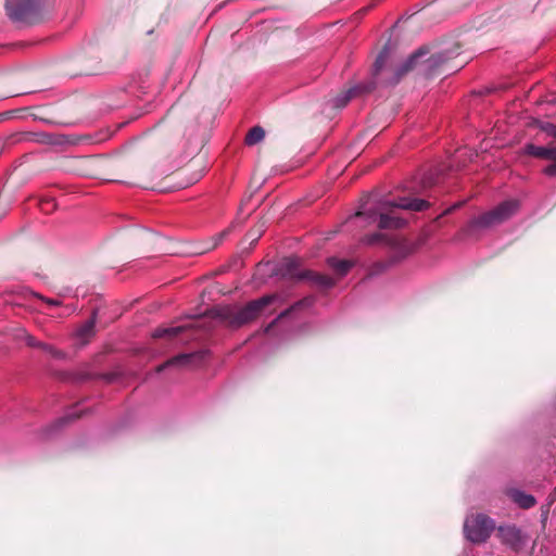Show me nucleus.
Here are the masks:
<instances>
[{
	"mask_svg": "<svg viewBox=\"0 0 556 556\" xmlns=\"http://www.w3.org/2000/svg\"><path fill=\"white\" fill-rule=\"evenodd\" d=\"M428 206L429 203L421 199L402 197L397 200H389L378 197L377 194H372L365 200L356 215L364 216L369 220L379 218L378 226L380 229H397L403 227L405 222L402 218L390 214L393 208L420 212L426 210Z\"/></svg>",
	"mask_w": 556,
	"mask_h": 556,
	"instance_id": "obj_1",
	"label": "nucleus"
},
{
	"mask_svg": "<svg viewBox=\"0 0 556 556\" xmlns=\"http://www.w3.org/2000/svg\"><path fill=\"white\" fill-rule=\"evenodd\" d=\"M278 299L277 295H265L248 303L245 306L233 309L223 307L218 309V317L231 327H240L256 318L263 309Z\"/></svg>",
	"mask_w": 556,
	"mask_h": 556,
	"instance_id": "obj_2",
	"label": "nucleus"
},
{
	"mask_svg": "<svg viewBox=\"0 0 556 556\" xmlns=\"http://www.w3.org/2000/svg\"><path fill=\"white\" fill-rule=\"evenodd\" d=\"M519 208V202L510 199L498 204L494 210L486 212L469 222L465 231L473 235L477 231L491 228L511 217Z\"/></svg>",
	"mask_w": 556,
	"mask_h": 556,
	"instance_id": "obj_3",
	"label": "nucleus"
},
{
	"mask_svg": "<svg viewBox=\"0 0 556 556\" xmlns=\"http://www.w3.org/2000/svg\"><path fill=\"white\" fill-rule=\"evenodd\" d=\"M277 274L288 279L309 280L325 289L331 288L336 283L329 276L302 269V261L295 256L283 258L277 267Z\"/></svg>",
	"mask_w": 556,
	"mask_h": 556,
	"instance_id": "obj_4",
	"label": "nucleus"
},
{
	"mask_svg": "<svg viewBox=\"0 0 556 556\" xmlns=\"http://www.w3.org/2000/svg\"><path fill=\"white\" fill-rule=\"evenodd\" d=\"M46 3L42 0H7L5 9L9 17L16 23H33L37 21Z\"/></svg>",
	"mask_w": 556,
	"mask_h": 556,
	"instance_id": "obj_5",
	"label": "nucleus"
},
{
	"mask_svg": "<svg viewBox=\"0 0 556 556\" xmlns=\"http://www.w3.org/2000/svg\"><path fill=\"white\" fill-rule=\"evenodd\" d=\"M495 528L493 519L484 514L468 516L464 522V533L472 543H482L489 539Z\"/></svg>",
	"mask_w": 556,
	"mask_h": 556,
	"instance_id": "obj_6",
	"label": "nucleus"
},
{
	"mask_svg": "<svg viewBox=\"0 0 556 556\" xmlns=\"http://www.w3.org/2000/svg\"><path fill=\"white\" fill-rule=\"evenodd\" d=\"M376 84H377L376 81H370V83H366V84L355 85V86L349 88L346 91H344L343 93H341L332 99L333 108H337V109L344 108L350 102V100L353 99L354 97H356L363 92L371 91L376 87Z\"/></svg>",
	"mask_w": 556,
	"mask_h": 556,
	"instance_id": "obj_7",
	"label": "nucleus"
},
{
	"mask_svg": "<svg viewBox=\"0 0 556 556\" xmlns=\"http://www.w3.org/2000/svg\"><path fill=\"white\" fill-rule=\"evenodd\" d=\"M204 355H205V352H203V351L177 355V356L170 358L169 361H167L166 363H164L163 365L159 366L157 371L160 372L168 366H185V365L191 364L192 362L200 363L203 361Z\"/></svg>",
	"mask_w": 556,
	"mask_h": 556,
	"instance_id": "obj_8",
	"label": "nucleus"
},
{
	"mask_svg": "<svg viewBox=\"0 0 556 556\" xmlns=\"http://www.w3.org/2000/svg\"><path fill=\"white\" fill-rule=\"evenodd\" d=\"M425 52L420 49L410 54L395 71L392 78L388 79L387 83L390 85L397 84L402 76L409 72L417 63V60L422 56Z\"/></svg>",
	"mask_w": 556,
	"mask_h": 556,
	"instance_id": "obj_9",
	"label": "nucleus"
},
{
	"mask_svg": "<svg viewBox=\"0 0 556 556\" xmlns=\"http://www.w3.org/2000/svg\"><path fill=\"white\" fill-rule=\"evenodd\" d=\"M509 498L516 503L520 508L529 509L536 504L533 495L527 494L518 489H510L507 491Z\"/></svg>",
	"mask_w": 556,
	"mask_h": 556,
	"instance_id": "obj_10",
	"label": "nucleus"
},
{
	"mask_svg": "<svg viewBox=\"0 0 556 556\" xmlns=\"http://www.w3.org/2000/svg\"><path fill=\"white\" fill-rule=\"evenodd\" d=\"M525 151L529 155L556 162V147H539L530 143L526 146Z\"/></svg>",
	"mask_w": 556,
	"mask_h": 556,
	"instance_id": "obj_11",
	"label": "nucleus"
},
{
	"mask_svg": "<svg viewBox=\"0 0 556 556\" xmlns=\"http://www.w3.org/2000/svg\"><path fill=\"white\" fill-rule=\"evenodd\" d=\"M498 534L505 543L511 546H516L522 541L521 531L515 526L500 527Z\"/></svg>",
	"mask_w": 556,
	"mask_h": 556,
	"instance_id": "obj_12",
	"label": "nucleus"
},
{
	"mask_svg": "<svg viewBox=\"0 0 556 556\" xmlns=\"http://www.w3.org/2000/svg\"><path fill=\"white\" fill-rule=\"evenodd\" d=\"M390 56V51L386 47L382 49V51L378 54L372 68V75L376 79H378V76L383 71V68L387 66L388 61Z\"/></svg>",
	"mask_w": 556,
	"mask_h": 556,
	"instance_id": "obj_13",
	"label": "nucleus"
},
{
	"mask_svg": "<svg viewBox=\"0 0 556 556\" xmlns=\"http://www.w3.org/2000/svg\"><path fill=\"white\" fill-rule=\"evenodd\" d=\"M328 265L339 274V276H344L348 274L350 268L352 267V263L345 260H338L336 257L328 258Z\"/></svg>",
	"mask_w": 556,
	"mask_h": 556,
	"instance_id": "obj_14",
	"label": "nucleus"
},
{
	"mask_svg": "<svg viewBox=\"0 0 556 556\" xmlns=\"http://www.w3.org/2000/svg\"><path fill=\"white\" fill-rule=\"evenodd\" d=\"M185 326H175L167 328H159L153 332L154 338H164V337H177L179 333L185 331Z\"/></svg>",
	"mask_w": 556,
	"mask_h": 556,
	"instance_id": "obj_15",
	"label": "nucleus"
},
{
	"mask_svg": "<svg viewBox=\"0 0 556 556\" xmlns=\"http://www.w3.org/2000/svg\"><path fill=\"white\" fill-rule=\"evenodd\" d=\"M265 137V131L260 126H254L250 129V131L247 135L245 142L249 146L256 144L261 142Z\"/></svg>",
	"mask_w": 556,
	"mask_h": 556,
	"instance_id": "obj_16",
	"label": "nucleus"
},
{
	"mask_svg": "<svg viewBox=\"0 0 556 556\" xmlns=\"http://www.w3.org/2000/svg\"><path fill=\"white\" fill-rule=\"evenodd\" d=\"M365 242L368 243V244H375V243H378V242H384L387 244H395L396 241L394 239H391V238H388L387 236L382 235V233H374V235H370V236H367L365 239Z\"/></svg>",
	"mask_w": 556,
	"mask_h": 556,
	"instance_id": "obj_17",
	"label": "nucleus"
},
{
	"mask_svg": "<svg viewBox=\"0 0 556 556\" xmlns=\"http://www.w3.org/2000/svg\"><path fill=\"white\" fill-rule=\"evenodd\" d=\"M39 349H41L47 354L51 355L53 358L61 359V358H63L65 356L63 352H61L60 350L55 349L51 344H47V343L41 342Z\"/></svg>",
	"mask_w": 556,
	"mask_h": 556,
	"instance_id": "obj_18",
	"label": "nucleus"
},
{
	"mask_svg": "<svg viewBox=\"0 0 556 556\" xmlns=\"http://www.w3.org/2000/svg\"><path fill=\"white\" fill-rule=\"evenodd\" d=\"M22 334H20L18 337L21 339H23L26 344L30 348H38L40 346L41 344V341L37 340L36 338H34L31 334H29L26 330H21Z\"/></svg>",
	"mask_w": 556,
	"mask_h": 556,
	"instance_id": "obj_19",
	"label": "nucleus"
},
{
	"mask_svg": "<svg viewBox=\"0 0 556 556\" xmlns=\"http://www.w3.org/2000/svg\"><path fill=\"white\" fill-rule=\"evenodd\" d=\"M447 59H448V56H446L443 53L433 54L428 60L429 67L439 66V65L443 64Z\"/></svg>",
	"mask_w": 556,
	"mask_h": 556,
	"instance_id": "obj_20",
	"label": "nucleus"
},
{
	"mask_svg": "<svg viewBox=\"0 0 556 556\" xmlns=\"http://www.w3.org/2000/svg\"><path fill=\"white\" fill-rule=\"evenodd\" d=\"M94 326V317L88 320L80 329L79 336H89L92 332Z\"/></svg>",
	"mask_w": 556,
	"mask_h": 556,
	"instance_id": "obj_21",
	"label": "nucleus"
},
{
	"mask_svg": "<svg viewBox=\"0 0 556 556\" xmlns=\"http://www.w3.org/2000/svg\"><path fill=\"white\" fill-rule=\"evenodd\" d=\"M555 500H556V486H555L554 493H553V494H551V495L548 496L547 507H546V509H545V510H543V513H542V517H543V519H546L547 514H548L549 506L554 503V501H555Z\"/></svg>",
	"mask_w": 556,
	"mask_h": 556,
	"instance_id": "obj_22",
	"label": "nucleus"
},
{
	"mask_svg": "<svg viewBox=\"0 0 556 556\" xmlns=\"http://www.w3.org/2000/svg\"><path fill=\"white\" fill-rule=\"evenodd\" d=\"M228 233V230H224L222 231L220 233H218L215 239H214V243L211 245L210 249H213L215 248L218 243H220L223 241V239L227 236Z\"/></svg>",
	"mask_w": 556,
	"mask_h": 556,
	"instance_id": "obj_23",
	"label": "nucleus"
},
{
	"mask_svg": "<svg viewBox=\"0 0 556 556\" xmlns=\"http://www.w3.org/2000/svg\"><path fill=\"white\" fill-rule=\"evenodd\" d=\"M544 173L547 175V176H556V162H554L553 164L546 166L544 168Z\"/></svg>",
	"mask_w": 556,
	"mask_h": 556,
	"instance_id": "obj_24",
	"label": "nucleus"
},
{
	"mask_svg": "<svg viewBox=\"0 0 556 556\" xmlns=\"http://www.w3.org/2000/svg\"><path fill=\"white\" fill-rule=\"evenodd\" d=\"M287 314H288V311H285V312L280 313V314L278 315V317H277L275 320H273V321H271V323H270V324L265 328V332H266V333H267V332H269V330L274 327V325L277 323V320H278V319H280V318H282V317H285V316H287Z\"/></svg>",
	"mask_w": 556,
	"mask_h": 556,
	"instance_id": "obj_25",
	"label": "nucleus"
},
{
	"mask_svg": "<svg viewBox=\"0 0 556 556\" xmlns=\"http://www.w3.org/2000/svg\"><path fill=\"white\" fill-rule=\"evenodd\" d=\"M40 300L45 301L50 306H59V305H61V302L58 301V300L47 299V298H43V296H40Z\"/></svg>",
	"mask_w": 556,
	"mask_h": 556,
	"instance_id": "obj_26",
	"label": "nucleus"
},
{
	"mask_svg": "<svg viewBox=\"0 0 556 556\" xmlns=\"http://www.w3.org/2000/svg\"><path fill=\"white\" fill-rule=\"evenodd\" d=\"M75 311V308H71V307H66V313L65 315H70L71 313H73Z\"/></svg>",
	"mask_w": 556,
	"mask_h": 556,
	"instance_id": "obj_27",
	"label": "nucleus"
},
{
	"mask_svg": "<svg viewBox=\"0 0 556 556\" xmlns=\"http://www.w3.org/2000/svg\"><path fill=\"white\" fill-rule=\"evenodd\" d=\"M553 135L556 137V128H555V130H554Z\"/></svg>",
	"mask_w": 556,
	"mask_h": 556,
	"instance_id": "obj_28",
	"label": "nucleus"
}]
</instances>
